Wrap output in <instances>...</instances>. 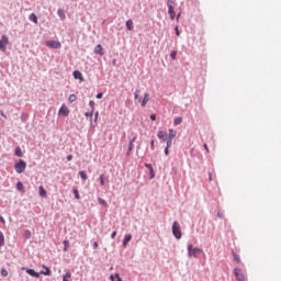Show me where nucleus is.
Listing matches in <instances>:
<instances>
[{"instance_id":"nucleus-1","label":"nucleus","mask_w":281,"mask_h":281,"mask_svg":"<svg viewBox=\"0 0 281 281\" xmlns=\"http://www.w3.org/2000/svg\"><path fill=\"white\" fill-rule=\"evenodd\" d=\"M203 254V249L193 247L192 244L188 245V255L189 258H199Z\"/></svg>"},{"instance_id":"nucleus-2","label":"nucleus","mask_w":281,"mask_h":281,"mask_svg":"<svg viewBox=\"0 0 281 281\" xmlns=\"http://www.w3.org/2000/svg\"><path fill=\"white\" fill-rule=\"evenodd\" d=\"M14 168L18 175H23V172H25V168H27V162H25L23 159H20L19 162L14 165Z\"/></svg>"},{"instance_id":"nucleus-3","label":"nucleus","mask_w":281,"mask_h":281,"mask_svg":"<svg viewBox=\"0 0 281 281\" xmlns=\"http://www.w3.org/2000/svg\"><path fill=\"white\" fill-rule=\"evenodd\" d=\"M172 234H173L175 238H177L178 240L181 239V236H182L181 226L177 222H173Z\"/></svg>"},{"instance_id":"nucleus-4","label":"nucleus","mask_w":281,"mask_h":281,"mask_svg":"<svg viewBox=\"0 0 281 281\" xmlns=\"http://www.w3.org/2000/svg\"><path fill=\"white\" fill-rule=\"evenodd\" d=\"M234 276L237 281H247V277H245V272L240 268L234 269Z\"/></svg>"},{"instance_id":"nucleus-5","label":"nucleus","mask_w":281,"mask_h":281,"mask_svg":"<svg viewBox=\"0 0 281 281\" xmlns=\"http://www.w3.org/2000/svg\"><path fill=\"white\" fill-rule=\"evenodd\" d=\"M167 5L171 21H175V16H177V13H175V1L168 0Z\"/></svg>"},{"instance_id":"nucleus-6","label":"nucleus","mask_w":281,"mask_h":281,"mask_svg":"<svg viewBox=\"0 0 281 281\" xmlns=\"http://www.w3.org/2000/svg\"><path fill=\"white\" fill-rule=\"evenodd\" d=\"M10 44V40L3 35L0 40V52H5L7 50V45Z\"/></svg>"},{"instance_id":"nucleus-7","label":"nucleus","mask_w":281,"mask_h":281,"mask_svg":"<svg viewBox=\"0 0 281 281\" xmlns=\"http://www.w3.org/2000/svg\"><path fill=\"white\" fill-rule=\"evenodd\" d=\"M46 46L50 47V49H60L61 44L60 42H56V41H47Z\"/></svg>"},{"instance_id":"nucleus-8","label":"nucleus","mask_w":281,"mask_h":281,"mask_svg":"<svg viewBox=\"0 0 281 281\" xmlns=\"http://www.w3.org/2000/svg\"><path fill=\"white\" fill-rule=\"evenodd\" d=\"M58 115H63L64 117H67L69 115V108L63 104L58 110Z\"/></svg>"},{"instance_id":"nucleus-9","label":"nucleus","mask_w":281,"mask_h":281,"mask_svg":"<svg viewBox=\"0 0 281 281\" xmlns=\"http://www.w3.org/2000/svg\"><path fill=\"white\" fill-rule=\"evenodd\" d=\"M22 269L25 270L29 276H32V278H41V274L34 271V269H25V268H22Z\"/></svg>"},{"instance_id":"nucleus-10","label":"nucleus","mask_w":281,"mask_h":281,"mask_svg":"<svg viewBox=\"0 0 281 281\" xmlns=\"http://www.w3.org/2000/svg\"><path fill=\"white\" fill-rule=\"evenodd\" d=\"M74 78L75 80H81V82H85V77L82 76V72L79 70L74 71Z\"/></svg>"},{"instance_id":"nucleus-11","label":"nucleus","mask_w":281,"mask_h":281,"mask_svg":"<svg viewBox=\"0 0 281 281\" xmlns=\"http://www.w3.org/2000/svg\"><path fill=\"white\" fill-rule=\"evenodd\" d=\"M94 54H98L99 56H104V48L102 45L98 44L94 48Z\"/></svg>"},{"instance_id":"nucleus-12","label":"nucleus","mask_w":281,"mask_h":281,"mask_svg":"<svg viewBox=\"0 0 281 281\" xmlns=\"http://www.w3.org/2000/svg\"><path fill=\"white\" fill-rule=\"evenodd\" d=\"M149 100H150V94L145 93L144 99L140 100V106H146V104H148Z\"/></svg>"},{"instance_id":"nucleus-13","label":"nucleus","mask_w":281,"mask_h":281,"mask_svg":"<svg viewBox=\"0 0 281 281\" xmlns=\"http://www.w3.org/2000/svg\"><path fill=\"white\" fill-rule=\"evenodd\" d=\"M158 138L162 139V142H166L168 139V133H166L165 131L158 132Z\"/></svg>"},{"instance_id":"nucleus-14","label":"nucleus","mask_w":281,"mask_h":281,"mask_svg":"<svg viewBox=\"0 0 281 281\" xmlns=\"http://www.w3.org/2000/svg\"><path fill=\"white\" fill-rule=\"evenodd\" d=\"M132 238L133 236H131V234L125 235L123 239V247H126L128 243H131Z\"/></svg>"},{"instance_id":"nucleus-15","label":"nucleus","mask_w":281,"mask_h":281,"mask_svg":"<svg viewBox=\"0 0 281 281\" xmlns=\"http://www.w3.org/2000/svg\"><path fill=\"white\" fill-rule=\"evenodd\" d=\"M38 194H40V196L45 198V196H47V191L45 190V188H43L41 186V187H38Z\"/></svg>"},{"instance_id":"nucleus-16","label":"nucleus","mask_w":281,"mask_h":281,"mask_svg":"<svg viewBox=\"0 0 281 281\" xmlns=\"http://www.w3.org/2000/svg\"><path fill=\"white\" fill-rule=\"evenodd\" d=\"M30 21H32L33 23L37 24L38 23V18L36 16V14L31 13L29 16Z\"/></svg>"},{"instance_id":"nucleus-17","label":"nucleus","mask_w":281,"mask_h":281,"mask_svg":"<svg viewBox=\"0 0 281 281\" xmlns=\"http://www.w3.org/2000/svg\"><path fill=\"white\" fill-rule=\"evenodd\" d=\"M110 280H112V281H122V278H120L119 273H115V274L110 276Z\"/></svg>"},{"instance_id":"nucleus-18","label":"nucleus","mask_w":281,"mask_h":281,"mask_svg":"<svg viewBox=\"0 0 281 281\" xmlns=\"http://www.w3.org/2000/svg\"><path fill=\"white\" fill-rule=\"evenodd\" d=\"M135 139H137V137H134L131 142H130V147L127 150V156L131 155V153H133V143L135 142Z\"/></svg>"},{"instance_id":"nucleus-19","label":"nucleus","mask_w":281,"mask_h":281,"mask_svg":"<svg viewBox=\"0 0 281 281\" xmlns=\"http://www.w3.org/2000/svg\"><path fill=\"white\" fill-rule=\"evenodd\" d=\"M177 137V131L175 130H169V139H175Z\"/></svg>"},{"instance_id":"nucleus-20","label":"nucleus","mask_w":281,"mask_h":281,"mask_svg":"<svg viewBox=\"0 0 281 281\" xmlns=\"http://www.w3.org/2000/svg\"><path fill=\"white\" fill-rule=\"evenodd\" d=\"M233 258H234L235 262H237V265H240L241 260H240V256H238V254L233 252Z\"/></svg>"},{"instance_id":"nucleus-21","label":"nucleus","mask_w":281,"mask_h":281,"mask_svg":"<svg viewBox=\"0 0 281 281\" xmlns=\"http://www.w3.org/2000/svg\"><path fill=\"white\" fill-rule=\"evenodd\" d=\"M71 280V272H66L64 276H63V281H69Z\"/></svg>"},{"instance_id":"nucleus-22","label":"nucleus","mask_w":281,"mask_h":281,"mask_svg":"<svg viewBox=\"0 0 281 281\" xmlns=\"http://www.w3.org/2000/svg\"><path fill=\"white\" fill-rule=\"evenodd\" d=\"M57 14H58L59 19H61L64 21V19H65V11L63 9H58L57 10Z\"/></svg>"},{"instance_id":"nucleus-23","label":"nucleus","mask_w":281,"mask_h":281,"mask_svg":"<svg viewBox=\"0 0 281 281\" xmlns=\"http://www.w3.org/2000/svg\"><path fill=\"white\" fill-rule=\"evenodd\" d=\"M16 190H20V192H25V188L23 187V182L16 183Z\"/></svg>"},{"instance_id":"nucleus-24","label":"nucleus","mask_w":281,"mask_h":281,"mask_svg":"<svg viewBox=\"0 0 281 281\" xmlns=\"http://www.w3.org/2000/svg\"><path fill=\"white\" fill-rule=\"evenodd\" d=\"M126 27H127V30H130V32L133 31V20L126 21Z\"/></svg>"},{"instance_id":"nucleus-25","label":"nucleus","mask_w":281,"mask_h":281,"mask_svg":"<svg viewBox=\"0 0 281 281\" xmlns=\"http://www.w3.org/2000/svg\"><path fill=\"white\" fill-rule=\"evenodd\" d=\"M5 245V237L3 236V233H0V247H3Z\"/></svg>"},{"instance_id":"nucleus-26","label":"nucleus","mask_w":281,"mask_h":281,"mask_svg":"<svg viewBox=\"0 0 281 281\" xmlns=\"http://www.w3.org/2000/svg\"><path fill=\"white\" fill-rule=\"evenodd\" d=\"M14 155H16V157H23V151L21 150V147H18L15 149Z\"/></svg>"},{"instance_id":"nucleus-27","label":"nucleus","mask_w":281,"mask_h":281,"mask_svg":"<svg viewBox=\"0 0 281 281\" xmlns=\"http://www.w3.org/2000/svg\"><path fill=\"white\" fill-rule=\"evenodd\" d=\"M79 177L83 180L87 181L88 177L87 173L85 171H79Z\"/></svg>"},{"instance_id":"nucleus-28","label":"nucleus","mask_w":281,"mask_h":281,"mask_svg":"<svg viewBox=\"0 0 281 281\" xmlns=\"http://www.w3.org/2000/svg\"><path fill=\"white\" fill-rule=\"evenodd\" d=\"M134 98L135 100H138V102H142V98H139V90H135Z\"/></svg>"},{"instance_id":"nucleus-29","label":"nucleus","mask_w":281,"mask_h":281,"mask_svg":"<svg viewBox=\"0 0 281 281\" xmlns=\"http://www.w3.org/2000/svg\"><path fill=\"white\" fill-rule=\"evenodd\" d=\"M74 194H75V199H77L79 201L80 199V193L78 192V189H74Z\"/></svg>"},{"instance_id":"nucleus-30","label":"nucleus","mask_w":281,"mask_h":281,"mask_svg":"<svg viewBox=\"0 0 281 281\" xmlns=\"http://www.w3.org/2000/svg\"><path fill=\"white\" fill-rule=\"evenodd\" d=\"M98 201H99L100 205H103L104 207H106V201L104 199L99 198Z\"/></svg>"},{"instance_id":"nucleus-31","label":"nucleus","mask_w":281,"mask_h":281,"mask_svg":"<svg viewBox=\"0 0 281 281\" xmlns=\"http://www.w3.org/2000/svg\"><path fill=\"white\" fill-rule=\"evenodd\" d=\"M181 122H183V119H182V117H177V119H175V124H176V126L179 125V124H181Z\"/></svg>"},{"instance_id":"nucleus-32","label":"nucleus","mask_w":281,"mask_h":281,"mask_svg":"<svg viewBox=\"0 0 281 281\" xmlns=\"http://www.w3.org/2000/svg\"><path fill=\"white\" fill-rule=\"evenodd\" d=\"M67 249H69V241L64 240V251H67Z\"/></svg>"},{"instance_id":"nucleus-33","label":"nucleus","mask_w":281,"mask_h":281,"mask_svg":"<svg viewBox=\"0 0 281 281\" xmlns=\"http://www.w3.org/2000/svg\"><path fill=\"white\" fill-rule=\"evenodd\" d=\"M68 100L69 102H76L77 100L76 94H70Z\"/></svg>"},{"instance_id":"nucleus-34","label":"nucleus","mask_w":281,"mask_h":281,"mask_svg":"<svg viewBox=\"0 0 281 281\" xmlns=\"http://www.w3.org/2000/svg\"><path fill=\"white\" fill-rule=\"evenodd\" d=\"M149 179H155V169L149 170Z\"/></svg>"},{"instance_id":"nucleus-35","label":"nucleus","mask_w":281,"mask_h":281,"mask_svg":"<svg viewBox=\"0 0 281 281\" xmlns=\"http://www.w3.org/2000/svg\"><path fill=\"white\" fill-rule=\"evenodd\" d=\"M99 181H100V184H101V186H104V175H101V176L99 177Z\"/></svg>"},{"instance_id":"nucleus-36","label":"nucleus","mask_w":281,"mask_h":281,"mask_svg":"<svg viewBox=\"0 0 281 281\" xmlns=\"http://www.w3.org/2000/svg\"><path fill=\"white\" fill-rule=\"evenodd\" d=\"M89 106L92 109V111H94V109H95V102L89 101Z\"/></svg>"},{"instance_id":"nucleus-37","label":"nucleus","mask_w":281,"mask_h":281,"mask_svg":"<svg viewBox=\"0 0 281 281\" xmlns=\"http://www.w3.org/2000/svg\"><path fill=\"white\" fill-rule=\"evenodd\" d=\"M46 271L45 272H42L44 273V276H50L52 273V270H49V268L45 267Z\"/></svg>"},{"instance_id":"nucleus-38","label":"nucleus","mask_w":281,"mask_h":281,"mask_svg":"<svg viewBox=\"0 0 281 281\" xmlns=\"http://www.w3.org/2000/svg\"><path fill=\"white\" fill-rule=\"evenodd\" d=\"M172 146V138L167 139V148H170Z\"/></svg>"},{"instance_id":"nucleus-39","label":"nucleus","mask_w":281,"mask_h":281,"mask_svg":"<svg viewBox=\"0 0 281 281\" xmlns=\"http://www.w3.org/2000/svg\"><path fill=\"white\" fill-rule=\"evenodd\" d=\"M170 57L172 58V60H175L177 58V53L175 50L171 52Z\"/></svg>"},{"instance_id":"nucleus-40","label":"nucleus","mask_w":281,"mask_h":281,"mask_svg":"<svg viewBox=\"0 0 281 281\" xmlns=\"http://www.w3.org/2000/svg\"><path fill=\"white\" fill-rule=\"evenodd\" d=\"M102 98H104V94L102 92H99L97 94V100H102Z\"/></svg>"},{"instance_id":"nucleus-41","label":"nucleus","mask_w":281,"mask_h":281,"mask_svg":"<svg viewBox=\"0 0 281 281\" xmlns=\"http://www.w3.org/2000/svg\"><path fill=\"white\" fill-rule=\"evenodd\" d=\"M1 276H3V278L8 277V270L2 269L1 270Z\"/></svg>"},{"instance_id":"nucleus-42","label":"nucleus","mask_w":281,"mask_h":281,"mask_svg":"<svg viewBox=\"0 0 281 281\" xmlns=\"http://www.w3.org/2000/svg\"><path fill=\"white\" fill-rule=\"evenodd\" d=\"M175 31L177 36H181V32H179V26H176Z\"/></svg>"},{"instance_id":"nucleus-43","label":"nucleus","mask_w":281,"mask_h":281,"mask_svg":"<svg viewBox=\"0 0 281 281\" xmlns=\"http://www.w3.org/2000/svg\"><path fill=\"white\" fill-rule=\"evenodd\" d=\"M145 168H148V170H154V169H153V165L147 164V162L145 164Z\"/></svg>"},{"instance_id":"nucleus-44","label":"nucleus","mask_w":281,"mask_h":281,"mask_svg":"<svg viewBox=\"0 0 281 281\" xmlns=\"http://www.w3.org/2000/svg\"><path fill=\"white\" fill-rule=\"evenodd\" d=\"M86 117H93V110L90 113H86Z\"/></svg>"},{"instance_id":"nucleus-45","label":"nucleus","mask_w":281,"mask_h":281,"mask_svg":"<svg viewBox=\"0 0 281 281\" xmlns=\"http://www.w3.org/2000/svg\"><path fill=\"white\" fill-rule=\"evenodd\" d=\"M150 120H151L153 122H155V120H157V115L151 114V115H150Z\"/></svg>"},{"instance_id":"nucleus-46","label":"nucleus","mask_w":281,"mask_h":281,"mask_svg":"<svg viewBox=\"0 0 281 281\" xmlns=\"http://www.w3.org/2000/svg\"><path fill=\"white\" fill-rule=\"evenodd\" d=\"M150 147H151V150H155V140L150 142Z\"/></svg>"},{"instance_id":"nucleus-47","label":"nucleus","mask_w":281,"mask_h":281,"mask_svg":"<svg viewBox=\"0 0 281 281\" xmlns=\"http://www.w3.org/2000/svg\"><path fill=\"white\" fill-rule=\"evenodd\" d=\"M115 236H117V232H113L112 234H111V238H115Z\"/></svg>"},{"instance_id":"nucleus-48","label":"nucleus","mask_w":281,"mask_h":281,"mask_svg":"<svg viewBox=\"0 0 281 281\" xmlns=\"http://www.w3.org/2000/svg\"><path fill=\"white\" fill-rule=\"evenodd\" d=\"M169 149H170V147L165 148V155H169Z\"/></svg>"},{"instance_id":"nucleus-49","label":"nucleus","mask_w":281,"mask_h":281,"mask_svg":"<svg viewBox=\"0 0 281 281\" xmlns=\"http://www.w3.org/2000/svg\"><path fill=\"white\" fill-rule=\"evenodd\" d=\"M71 159H74V156H72V155H68V156H67V160H68V161H71Z\"/></svg>"},{"instance_id":"nucleus-50","label":"nucleus","mask_w":281,"mask_h":281,"mask_svg":"<svg viewBox=\"0 0 281 281\" xmlns=\"http://www.w3.org/2000/svg\"><path fill=\"white\" fill-rule=\"evenodd\" d=\"M204 148H205L206 153H210V147H207V144H204Z\"/></svg>"},{"instance_id":"nucleus-51","label":"nucleus","mask_w":281,"mask_h":281,"mask_svg":"<svg viewBox=\"0 0 281 281\" xmlns=\"http://www.w3.org/2000/svg\"><path fill=\"white\" fill-rule=\"evenodd\" d=\"M98 247H99L98 243L94 241V243H93V248H94V249H98Z\"/></svg>"},{"instance_id":"nucleus-52","label":"nucleus","mask_w":281,"mask_h":281,"mask_svg":"<svg viewBox=\"0 0 281 281\" xmlns=\"http://www.w3.org/2000/svg\"><path fill=\"white\" fill-rule=\"evenodd\" d=\"M25 234H26V238H30V235H31L30 231H26Z\"/></svg>"},{"instance_id":"nucleus-53","label":"nucleus","mask_w":281,"mask_h":281,"mask_svg":"<svg viewBox=\"0 0 281 281\" xmlns=\"http://www.w3.org/2000/svg\"><path fill=\"white\" fill-rule=\"evenodd\" d=\"M209 181H212V172H209Z\"/></svg>"},{"instance_id":"nucleus-54","label":"nucleus","mask_w":281,"mask_h":281,"mask_svg":"<svg viewBox=\"0 0 281 281\" xmlns=\"http://www.w3.org/2000/svg\"><path fill=\"white\" fill-rule=\"evenodd\" d=\"M0 222L5 223V220L0 215Z\"/></svg>"},{"instance_id":"nucleus-55","label":"nucleus","mask_w":281,"mask_h":281,"mask_svg":"<svg viewBox=\"0 0 281 281\" xmlns=\"http://www.w3.org/2000/svg\"><path fill=\"white\" fill-rule=\"evenodd\" d=\"M98 115H99V113H98V112H95V114H94L95 120H98Z\"/></svg>"},{"instance_id":"nucleus-56","label":"nucleus","mask_w":281,"mask_h":281,"mask_svg":"<svg viewBox=\"0 0 281 281\" xmlns=\"http://www.w3.org/2000/svg\"><path fill=\"white\" fill-rule=\"evenodd\" d=\"M1 115H2V117H4V119L7 117L5 114H3V112H1Z\"/></svg>"}]
</instances>
